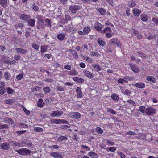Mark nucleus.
I'll use <instances>...</instances> for the list:
<instances>
[{"mask_svg":"<svg viewBox=\"0 0 158 158\" xmlns=\"http://www.w3.org/2000/svg\"><path fill=\"white\" fill-rule=\"evenodd\" d=\"M124 79H125L126 81H133L135 79V78L134 77L132 76V77H130L128 76H124Z\"/></svg>","mask_w":158,"mask_h":158,"instance_id":"obj_35","label":"nucleus"},{"mask_svg":"<svg viewBox=\"0 0 158 158\" xmlns=\"http://www.w3.org/2000/svg\"><path fill=\"white\" fill-rule=\"evenodd\" d=\"M42 24H43L44 27H47L51 28L52 26L51 20L48 18L46 19L44 22V21Z\"/></svg>","mask_w":158,"mask_h":158,"instance_id":"obj_14","label":"nucleus"},{"mask_svg":"<svg viewBox=\"0 0 158 158\" xmlns=\"http://www.w3.org/2000/svg\"><path fill=\"white\" fill-rule=\"evenodd\" d=\"M19 126L20 127L22 128H26L28 127L27 125L25 124L24 123H20L19 124Z\"/></svg>","mask_w":158,"mask_h":158,"instance_id":"obj_63","label":"nucleus"},{"mask_svg":"<svg viewBox=\"0 0 158 158\" xmlns=\"http://www.w3.org/2000/svg\"><path fill=\"white\" fill-rule=\"evenodd\" d=\"M4 77L6 80H9L10 77V75L9 74V72L7 71L4 73Z\"/></svg>","mask_w":158,"mask_h":158,"instance_id":"obj_39","label":"nucleus"},{"mask_svg":"<svg viewBox=\"0 0 158 158\" xmlns=\"http://www.w3.org/2000/svg\"><path fill=\"white\" fill-rule=\"evenodd\" d=\"M114 34V33L110 32L106 33L105 34V35L106 38L109 39L111 38Z\"/></svg>","mask_w":158,"mask_h":158,"instance_id":"obj_46","label":"nucleus"},{"mask_svg":"<svg viewBox=\"0 0 158 158\" xmlns=\"http://www.w3.org/2000/svg\"><path fill=\"white\" fill-rule=\"evenodd\" d=\"M111 29L110 27H106L105 28L104 30L101 31V33L102 34H106V33L111 32Z\"/></svg>","mask_w":158,"mask_h":158,"instance_id":"obj_30","label":"nucleus"},{"mask_svg":"<svg viewBox=\"0 0 158 158\" xmlns=\"http://www.w3.org/2000/svg\"><path fill=\"white\" fill-rule=\"evenodd\" d=\"M43 90L45 93H48L50 91L51 89L49 86H47L43 88Z\"/></svg>","mask_w":158,"mask_h":158,"instance_id":"obj_60","label":"nucleus"},{"mask_svg":"<svg viewBox=\"0 0 158 158\" xmlns=\"http://www.w3.org/2000/svg\"><path fill=\"white\" fill-rule=\"evenodd\" d=\"M141 19L143 22H146L148 20V17L145 14H142L140 15Z\"/></svg>","mask_w":158,"mask_h":158,"instance_id":"obj_29","label":"nucleus"},{"mask_svg":"<svg viewBox=\"0 0 158 158\" xmlns=\"http://www.w3.org/2000/svg\"><path fill=\"white\" fill-rule=\"evenodd\" d=\"M117 41V39L115 38H113L109 41V44L111 45L115 44Z\"/></svg>","mask_w":158,"mask_h":158,"instance_id":"obj_42","label":"nucleus"},{"mask_svg":"<svg viewBox=\"0 0 158 158\" xmlns=\"http://www.w3.org/2000/svg\"><path fill=\"white\" fill-rule=\"evenodd\" d=\"M132 85L133 87H135L140 89H143L145 87V84L144 83L140 82L132 84Z\"/></svg>","mask_w":158,"mask_h":158,"instance_id":"obj_11","label":"nucleus"},{"mask_svg":"<svg viewBox=\"0 0 158 158\" xmlns=\"http://www.w3.org/2000/svg\"><path fill=\"white\" fill-rule=\"evenodd\" d=\"M48 46L46 45H42L40 47V52L43 53L47 51Z\"/></svg>","mask_w":158,"mask_h":158,"instance_id":"obj_26","label":"nucleus"},{"mask_svg":"<svg viewBox=\"0 0 158 158\" xmlns=\"http://www.w3.org/2000/svg\"><path fill=\"white\" fill-rule=\"evenodd\" d=\"M5 82L3 81H0V94L2 95H3L6 92V89H5Z\"/></svg>","mask_w":158,"mask_h":158,"instance_id":"obj_9","label":"nucleus"},{"mask_svg":"<svg viewBox=\"0 0 158 158\" xmlns=\"http://www.w3.org/2000/svg\"><path fill=\"white\" fill-rule=\"evenodd\" d=\"M90 55L91 56L99 57L101 55L98 52H93L91 53Z\"/></svg>","mask_w":158,"mask_h":158,"instance_id":"obj_52","label":"nucleus"},{"mask_svg":"<svg viewBox=\"0 0 158 158\" xmlns=\"http://www.w3.org/2000/svg\"><path fill=\"white\" fill-rule=\"evenodd\" d=\"M116 148L115 147H110L109 148H107L106 150L107 151H110L111 152H114L116 151Z\"/></svg>","mask_w":158,"mask_h":158,"instance_id":"obj_47","label":"nucleus"},{"mask_svg":"<svg viewBox=\"0 0 158 158\" xmlns=\"http://www.w3.org/2000/svg\"><path fill=\"white\" fill-rule=\"evenodd\" d=\"M96 131L98 134H102L103 133L102 130L100 127H97L95 129Z\"/></svg>","mask_w":158,"mask_h":158,"instance_id":"obj_55","label":"nucleus"},{"mask_svg":"<svg viewBox=\"0 0 158 158\" xmlns=\"http://www.w3.org/2000/svg\"><path fill=\"white\" fill-rule=\"evenodd\" d=\"M124 82L126 83H128V81L126 80L125 79H123L122 78H119L118 79L117 81V82L120 84H123Z\"/></svg>","mask_w":158,"mask_h":158,"instance_id":"obj_43","label":"nucleus"},{"mask_svg":"<svg viewBox=\"0 0 158 158\" xmlns=\"http://www.w3.org/2000/svg\"><path fill=\"white\" fill-rule=\"evenodd\" d=\"M146 79L147 81H151L153 83H155L156 82V80L155 78L152 76H147L146 77Z\"/></svg>","mask_w":158,"mask_h":158,"instance_id":"obj_23","label":"nucleus"},{"mask_svg":"<svg viewBox=\"0 0 158 158\" xmlns=\"http://www.w3.org/2000/svg\"><path fill=\"white\" fill-rule=\"evenodd\" d=\"M63 114V112L62 111L57 110L52 111L50 115L51 117H54L61 116Z\"/></svg>","mask_w":158,"mask_h":158,"instance_id":"obj_6","label":"nucleus"},{"mask_svg":"<svg viewBox=\"0 0 158 158\" xmlns=\"http://www.w3.org/2000/svg\"><path fill=\"white\" fill-rule=\"evenodd\" d=\"M68 116L71 118L75 119H79L81 116V114L77 112H69Z\"/></svg>","mask_w":158,"mask_h":158,"instance_id":"obj_3","label":"nucleus"},{"mask_svg":"<svg viewBox=\"0 0 158 158\" xmlns=\"http://www.w3.org/2000/svg\"><path fill=\"white\" fill-rule=\"evenodd\" d=\"M83 31L85 34H88L90 32L91 29L88 26H85L83 29Z\"/></svg>","mask_w":158,"mask_h":158,"instance_id":"obj_31","label":"nucleus"},{"mask_svg":"<svg viewBox=\"0 0 158 158\" xmlns=\"http://www.w3.org/2000/svg\"><path fill=\"white\" fill-rule=\"evenodd\" d=\"M3 62L4 63L6 64L12 65L13 64H15L16 63V61L14 60H11L7 59L4 60Z\"/></svg>","mask_w":158,"mask_h":158,"instance_id":"obj_25","label":"nucleus"},{"mask_svg":"<svg viewBox=\"0 0 158 158\" xmlns=\"http://www.w3.org/2000/svg\"><path fill=\"white\" fill-rule=\"evenodd\" d=\"M43 100L42 98H40L38 100V103L37 105L38 107L40 108H42L43 107V105L42 104V102H43Z\"/></svg>","mask_w":158,"mask_h":158,"instance_id":"obj_40","label":"nucleus"},{"mask_svg":"<svg viewBox=\"0 0 158 158\" xmlns=\"http://www.w3.org/2000/svg\"><path fill=\"white\" fill-rule=\"evenodd\" d=\"M33 10L35 12L38 11L39 10V7L37 5L34 3L33 5Z\"/></svg>","mask_w":158,"mask_h":158,"instance_id":"obj_53","label":"nucleus"},{"mask_svg":"<svg viewBox=\"0 0 158 158\" xmlns=\"http://www.w3.org/2000/svg\"><path fill=\"white\" fill-rule=\"evenodd\" d=\"M69 51L70 53L72 55L73 58L76 59H78L79 58V56L77 54L76 52L74 50H70Z\"/></svg>","mask_w":158,"mask_h":158,"instance_id":"obj_21","label":"nucleus"},{"mask_svg":"<svg viewBox=\"0 0 158 158\" xmlns=\"http://www.w3.org/2000/svg\"><path fill=\"white\" fill-rule=\"evenodd\" d=\"M97 42L98 44L102 47L104 46L106 44V42L102 40L100 38H99Z\"/></svg>","mask_w":158,"mask_h":158,"instance_id":"obj_32","label":"nucleus"},{"mask_svg":"<svg viewBox=\"0 0 158 158\" xmlns=\"http://www.w3.org/2000/svg\"><path fill=\"white\" fill-rule=\"evenodd\" d=\"M24 27V25L22 23H19L14 25L15 29L17 30V32L18 35H21L22 34L24 31L23 28Z\"/></svg>","mask_w":158,"mask_h":158,"instance_id":"obj_2","label":"nucleus"},{"mask_svg":"<svg viewBox=\"0 0 158 158\" xmlns=\"http://www.w3.org/2000/svg\"><path fill=\"white\" fill-rule=\"evenodd\" d=\"M9 128L8 125L6 124H0V129H8Z\"/></svg>","mask_w":158,"mask_h":158,"instance_id":"obj_51","label":"nucleus"},{"mask_svg":"<svg viewBox=\"0 0 158 158\" xmlns=\"http://www.w3.org/2000/svg\"><path fill=\"white\" fill-rule=\"evenodd\" d=\"M129 65L131 70L135 73H138L139 72L140 69L135 64L130 63Z\"/></svg>","mask_w":158,"mask_h":158,"instance_id":"obj_8","label":"nucleus"},{"mask_svg":"<svg viewBox=\"0 0 158 158\" xmlns=\"http://www.w3.org/2000/svg\"><path fill=\"white\" fill-rule=\"evenodd\" d=\"M139 111L142 113H145L146 108L144 106H143L139 107Z\"/></svg>","mask_w":158,"mask_h":158,"instance_id":"obj_49","label":"nucleus"},{"mask_svg":"<svg viewBox=\"0 0 158 158\" xmlns=\"http://www.w3.org/2000/svg\"><path fill=\"white\" fill-rule=\"evenodd\" d=\"M94 26L95 30L98 31H101L103 27L102 24L97 21L94 24Z\"/></svg>","mask_w":158,"mask_h":158,"instance_id":"obj_10","label":"nucleus"},{"mask_svg":"<svg viewBox=\"0 0 158 158\" xmlns=\"http://www.w3.org/2000/svg\"><path fill=\"white\" fill-rule=\"evenodd\" d=\"M76 92L77 93V98H81L83 97L82 92L80 87H78L76 88Z\"/></svg>","mask_w":158,"mask_h":158,"instance_id":"obj_17","label":"nucleus"},{"mask_svg":"<svg viewBox=\"0 0 158 158\" xmlns=\"http://www.w3.org/2000/svg\"><path fill=\"white\" fill-rule=\"evenodd\" d=\"M94 67L95 70L96 72L100 71L101 70V67L100 65L98 64H95V65L94 66Z\"/></svg>","mask_w":158,"mask_h":158,"instance_id":"obj_33","label":"nucleus"},{"mask_svg":"<svg viewBox=\"0 0 158 158\" xmlns=\"http://www.w3.org/2000/svg\"><path fill=\"white\" fill-rule=\"evenodd\" d=\"M65 35L64 33H60L57 35V39L60 41H62L64 40Z\"/></svg>","mask_w":158,"mask_h":158,"instance_id":"obj_24","label":"nucleus"},{"mask_svg":"<svg viewBox=\"0 0 158 158\" xmlns=\"http://www.w3.org/2000/svg\"><path fill=\"white\" fill-rule=\"evenodd\" d=\"M107 111L110 114H115V110L111 108H108L107 110Z\"/></svg>","mask_w":158,"mask_h":158,"instance_id":"obj_54","label":"nucleus"},{"mask_svg":"<svg viewBox=\"0 0 158 158\" xmlns=\"http://www.w3.org/2000/svg\"><path fill=\"white\" fill-rule=\"evenodd\" d=\"M156 109L152 107H149L146 108L145 113L148 116H152L156 113Z\"/></svg>","mask_w":158,"mask_h":158,"instance_id":"obj_4","label":"nucleus"},{"mask_svg":"<svg viewBox=\"0 0 158 158\" xmlns=\"http://www.w3.org/2000/svg\"><path fill=\"white\" fill-rule=\"evenodd\" d=\"M0 148L3 150H8L10 148V144L8 142H5L0 144Z\"/></svg>","mask_w":158,"mask_h":158,"instance_id":"obj_12","label":"nucleus"},{"mask_svg":"<svg viewBox=\"0 0 158 158\" xmlns=\"http://www.w3.org/2000/svg\"><path fill=\"white\" fill-rule=\"evenodd\" d=\"M15 102V100L14 99H7L5 101V103L8 104H12V103Z\"/></svg>","mask_w":158,"mask_h":158,"instance_id":"obj_37","label":"nucleus"},{"mask_svg":"<svg viewBox=\"0 0 158 158\" xmlns=\"http://www.w3.org/2000/svg\"><path fill=\"white\" fill-rule=\"evenodd\" d=\"M98 12L102 15H104L106 12L105 10L103 8H99L97 10Z\"/></svg>","mask_w":158,"mask_h":158,"instance_id":"obj_36","label":"nucleus"},{"mask_svg":"<svg viewBox=\"0 0 158 158\" xmlns=\"http://www.w3.org/2000/svg\"><path fill=\"white\" fill-rule=\"evenodd\" d=\"M73 79L74 81L78 83H82L84 81V80L83 78L78 77L74 78Z\"/></svg>","mask_w":158,"mask_h":158,"instance_id":"obj_27","label":"nucleus"},{"mask_svg":"<svg viewBox=\"0 0 158 158\" xmlns=\"http://www.w3.org/2000/svg\"><path fill=\"white\" fill-rule=\"evenodd\" d=\"M30 17L31 16L30 15L24 14H21L19 16L20 19L24 21H27Z\"/></svg>","mask_w":158,"mask_h":158,"instance_id":"obj_16","label":"nucleus"},{"mask_svg":"<svg viewBox=\"0 0 158 158\" xmlns=\"http://www.w3.org/2000/svg\"><path fill=\"white\" fill-rule=\"evenodd\" d=\"M59 141L60 142L64 140H66L68 139V138L64 136H60L58 138Z\"/></svg>","mask_w":158,"mask_h":158,"instance_id":"obj_45","label":"nucleus"},{"mask_svg":"<svg viewBox=\"0 0 158 158\" xmlns=\"http://www.w3.org/2000/svg\"><path fill=\"white\" fill-rule=\"evenodd\" d=\"M36 18L39 21L40 23H43L44 21V18L43 16L40 15H36Z\"/></svg>","mask_w":158,"mask_h":158,"instance_id":"obj_34","label":"nucleus"},{"mask_svg":"<svg viewBox=\"0 0 158 158\" xmlns=\"http://www.w3.org/2000/svg\"><path fill=\"white\" fill-rule=\"evenodd\" d=\"M28 24L29 26L34 27L35 26V20L34 19H32L31 17L27 20Z\"/></svg>","mask_w":158,"mask_h":158,"instance_id":"obj_18","label":"nucleus"},{"mask_svg":"<svg viewBox=\"0 0 158 158\" xmlns=\"http://www.w3.org/2000/svg\"><path fill=\"white\" fill-rule=\"evenodd\" d=\"M7 92L8 94H10L14 92V90L11 88L8 87L6 88Z\"/></svg>","mask_w":158,"mask_h":158,"instance_id":"obj_59","label":"nucleus"},{"mask_svg":"<svg viewBox=\"0 0 158 158\" xmlns=\"http://www.w3.org/2000/svg\"><path fill=\"white\" fill-rule=\"evenodd\" d=\"M111 98L115 101H118L119 100V97L115 94L111 95Z\"/></svg>","mask_w":158,"mask_h":158,"instance_id":"obj_38","label":"nucleus"},{"mask_svg":"<svg viewBox=\"0 0 158 158\" xmlns=\"http://www.w3.org/2000/svg\"><path fill=\"white\" fill-rule=\"evenodd\" d=\"M0 5L3 7L7 6V0H0Z\"/></svg>","mask_w":158,"mask_h":158,"instance_id":"obj_28","label":"nucleus"},{"mask_svg":"<svg viewBox=\"0 0 158 158\" xmlns=\"http://www.w3.org/2000/svg\"><path fill=\"white\" fill-rule=\"evenodd\" d=\"M51 156L55 158H63V156L59 152H52L50 153Z\"/></svg>","mask_w":158,"mask_h":158,"instance_id":"obj_13","label":"nucleus"},{"mask_svg":"<svg viewBox=\"0 0 158 158\" xmlns=\"http://www.w3.org/2000/svg\"><path fill=\"white\" fill-rule=\"evenodd\" d=\"M34 130L36 132H42L43 131V128L39 127H36L34 128Z\"/></svg>","mask_w":158,"mask_h":158,"instance_id":"obj_50","label":"nucleus"},{"mask_svg":"<svg viewBox=\"0 0 158 158\" xmlns=\"http://www.w3.org/2000/svg\"><path fill=\"white\" fill-rule=\"evenodd\" d=\"M32 48L36 51H38L39 48V46L35 43L32 44Z\"/></svg>","mask_w":158,"mask_h":158,"instance_id":"obj_41","label":"nucleus"},{"mask_svg":"<svg viewBox=\"0 0 158 158\" xmlns=\"http://www.w3.org/2000/svg\"><path fill=\"white\" fill-rule=\"evenodd\" d=\"M23 77V73L19 74L17 75L16 76V78L18 80H21L22 79Z\"/></svg>","mask_w":158,"mask_h":158,"instance_id":"obj_56","label":"nucleus"},{"mask_svg":"<svg viewBox=\"0 0 158 158\" xmlns=\"http://www.w3.org/2000/svg\"><path fill=\"white\" fill-rule=\"evenodd\" d=\"M141 12V10L139 9L134 8L133 10V13L134 15L138 16Z\"/></svg>","mask_w":158,"mask_h":158,"instance_id":"obj_22","label":"nucleus"},{"mask_svg":"<svg viewBox=\"0 0 158 158\" xmlns=\"http://www.w3.org/2000/svg\"><path fill=\"white\" fill-rule=\"evenodd\" d=\"M69 74L70 75L73 76L77 75V73L76 70L75 69H72L69 71Z\"/></svg>","mask_w":158,"mask_h":158,"instance_id":"obj_48","label":"nucleus"},{"mask_svg":"<svg viewBox=\"0 0 158 158\" xmlns=\"http://www.w3.org/2000/svg\"><path fill=\"white\" fill-rule=\"evenodd\" d=\"M56 88L57 90L60 91H62L64 90V88L61 86L58 85Z\"/></svg>","mask_w":158,"mask_h":158,"instance_id":"obj_64","label":"nucleus"},{"mask_svg":"<svg viewBox=\"0 0 158 158\" xmlns=\"http://www.w3.org/2000/svg\"><path fill=\"white\" fill-rule=\"evenodd\" d=\"M89 155L92 158H96L97 157V154L93 152H90L89 153Z\"/></svg>","mask_w":158,"mask_h":158,"instance_id":"obj_44","label":"nucleus"},{"mask_svg":"<svg viewBox=\"0 0 158 158\" xmlns=\"http://www.w3.org/2000/svg\"><path fill=\"white\" fill-rule=\"evenodd\" d=\"M151 19L152 21L154 22L156 25H158V17H153Z\"/></svg>","mask_w":158,"mask_h":158,"instance_id":"obj_58","label":"nucleus"},{"mask_svg":"<svg viewBox=\"0 0 158 158\" xmlns=\"http://www.w3.org/2000/svg\"><path fill=\"white\" fill-rule=\"evenodd\" d=\"M15 51L17 53L23 54H25L28 52V50L22 48H17L15 49Z\"/></svg>","mask_w":158,"mask_h":158,"instance_id":"obj_15","label":"nucleus"},{"mask_svg":"<svg viewBox=\"0 0 158 158\" xmlns=\"http://www.w3.org/2000/svg\"><path fill=\"white\" fill-rule=\"evenodd\" d=\"M83 73L84 75L90 79H92L93 78V75L90 72L87 70H84L83 71Z\"/></svg>","mask_w":158,"mask_h":158,"instance_id":"obj_19","label":"nucleus"},{"mask_svg":"<svg viewBox=\"0 0 158 158\" xmlns=\"http://www.w3.org/2000/svg\"><path fill=\"white\" fill-rule=\"evenodd\" d=\"M136 4L135 2L131 0V3L130 5H129V7H133L135 6Z\"/></svg>","mask_w":158,"mask_h":158,"instance_id":"obj_62","label":"nucleus"},{"mask_svg":"<svg viewBox=\"0 0 158 158\" xmlns=\"http://www.w3.org/2000/svg\"><path fill=\"white\" fill-rule=\"evenodd\" d=\"M50 122L52 124L60 123L69 124L68 122L65 119H53L51 120Z\"/></svg>","mask_w":158,"mask_h":158,"instance_id":"obj_5","label":"nucleus"},{"mask_svg":"<svg viewBox=\"0 0 158 158\" xmlns=\"http://www.w3.org/2000/svg\"><path fill=\"white\" fill-rule=\"evenodd\" d=\"M4 122L6 123L12 125L15 123L14 121L12 119L7 117L5 118L4 119Z\"/></svg>","mask_w":158,"mask_h":158,"instance_id":"obj_20","label":"nucleus"},{"mask_svg":"<svg viewBox=\"0 0 158 158\" xmlns=\"http://www.w3.org/2000/svg\"><path fill=\"white\" fill-rule=\"evenodd\" d=\"M15 151L19 154L23 156L30 155L31 152V151L30 149L25 148L19 149L18 150H16Z\"/></svg>","mask_w":158,"mask_h":158,"instance_id":"obj_1","label":"nucleus"},{"mask_svg":"<svg viewBox=\"0 0 158 158\" xmlns=\"http://www.w3.org/2000/svg\"><path fill=\"white\" fill-rule=\"evenodd\" d=\"M80 8V7L79 6L74 5L70 6L69 7V9L71 13L74 14L79 10Z\"/></svg>","mask_w":158,"mask_h":158,"instance_id":"obj_7","label":"nucleus"},{"mask_svg":"<svg viewBox=\"0 0 158 158\" xmlns=\"http://www.w3.org/2000/svg\"><path fill=\"white\" fill-rule=\"evenodd\" d=\"M126 102H127L129 103L133 106H135L136 105L135 102L132 100H128L126 101Z\"/></svg>","mask_w":158,"mask_h":158,"instance_id":"obj_57","label":"nucleus"},{"mask_svg":"<svg viewBox=\"0 0 158 158\" xmlns=\"http://www.w3.org/2000/svg\"><path fill=\"white\" fill-rule=\"evenodd\" d=\"M106 144L108 145H113L114 144V143L108 139L106 141Z\"/></svg>","mask_w":158,"mask_h":158,"instance_id":"obj_61","label":"nucleus"}]
</instances>
